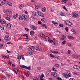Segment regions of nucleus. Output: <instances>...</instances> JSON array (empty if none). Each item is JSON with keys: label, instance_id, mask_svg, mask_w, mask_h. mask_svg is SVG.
<instances>
[{"label": "nucleus", "instance_id": "obj_1", "mask_svg": "<svg viewBox=\"0 0 80 80\" xmlns=\"http://www.w3.org/2000/svg\"><path fill=\"white\" fill-rule=\"evenodd\" d=\"M35 47L34 46H31L28 48V50L30 52H30V55H33V53H35Z\"/></svg>", "mask_w": 80, "mask_h": 80}, {"label": "nucleus", "instance_id": "obj_2", "mask_svg": "<svg viewBox=\"0 0 80 80\" xmlns=\"http://www.w3.org/2000/svg\"><path fill=\"white\" fill-rule=\"evenodd\" d=\"M30 28L31 29H32V30H36L37 29V28L33 25H30Z\"/></svg>", "mask_w": 80, "mask_h": 80}, {"label": "nucleus", "instance_id": "obj_3", "mask_svg": "<svg viewBox=\"0 0 80 80\" xmlns=\"http://www.w3.org/2000/svg\"><path fill=\"white\" fill-rule=\"evenodd\" d=\"M8 2L7 1L5 0H4L1 2L2 5L5 6L7 5H8Z\"/></svg>", "mask_w": 80, "mask_h": 80}, {"label": "nucleus", "instance_id": "obj_4", "mask_svg": "<svg viewBox=\"0 0 80 80\" xmlns=\"http://www.w3.org/2000/svg\"><path fill=\"white\" fill-rule=\"evenodd\" d=\"M72 57L75 58H80V56L77 55V54H73L72 55Z\"/></svg>", "mask_w": 80, "mask_h": 80}, {"label": "nucleus", "instance_id": "obj_5", "mask_svg": "<svg viewBox=\"0 0 80 80\" xmlns=\"http://www.w3.org/2000/svg\"><path fill=\"white\" fill-rule=\"evenodd\" d=\"M72 16L74 18H76V17H77L78 16V14L74 12L72 14Z\"/></svg>", "mask_w": 80, "mask_h": 80}, {"label": "nucleus", "instance_id": "obj_6", "mask_svg": "<svg viewBox=\"0 0 80 80\" xmlns=\"http://www.w3.org/2000/svg\"><path fill=\"white\" fill-rule=\"evenodd\" d=\"M0 22L2 24H5L6 23V21L5 20H4L3 19H1L0 20Z\"/></svg>", "mask_w": 80, "mask_h": 80}, {"label": "nucleus", "instance_id": "obj_7", "mask_svg": "<svg viewBox=\"0 0 80 80\" xmlns=\"http://www.w3.org/2000/svg\"><path fill=\"white\" fill-rule=\"evenodd\" d=\"M12 69L13 70V71L15 72H19V73H20V70L17 69V68H13Z\"/></svg>", "mask_w": 80, "mask_h": 80}, {"label": "nucleus", "instance_id": "obj_8", "mask_svg": "<svg viewBox=\"0 0 80 80\" xmlns=\"http://www.w3.org/2000/svg\"><path fill=\"white\" fill-rule=\"evenodd\" d=\"M4 40L6 42H7L10 40V37L8 36H6L4 38Z\"/></svg>", "mask_w": 80, "mask_h": 80}, {"label": "nucleus", "instance_id": "obj_9", "mask_svg": "<svg viewBox=\"0 0 80 80\" xmlns=\"http://www.w3.org/2000/svg\"><path fill=\"white\" fill-rule=\"evenodd\" d=\"M41 21L43 22V23H45L47 22V19L45 18H43L42 19Z\"/></svg>", "mask_w": 80, "mask_h": 80}, {"label": "nucleus", "instance_id": "obj_10", "mask_svg": "<svg viewBox=\"0 0 80 80\" xmlns=\"http://www.w3.org/2000/svg\"><path fill=\"white\" fill-rule=\"evenodd\" d=\"M30 34L31 36H33L35 35V32L34 31H31L30 32Z\"/></svg>", "mask_w": 80, "mask_h": 80}, {"label": "nucleus", "instance_id": "obj_11", "mask_svg": "<svg viewBox=\"0 0 80 80\" xmlns=\"http://www.w3.org/2000/svg\"><path fill=\"white\" fill-rule=\"evenodd\" d=\"M68 37L69 40H73V39H74V37L71 36L69 35L68 36Z\"/></svg>", "mask_w": 80, "mask_h": 80}, {"label": "nucleus", "instance_id": "obj_12", "mask_svg": "<svg viewBox=\"0 0 80 80\" xmlns=\"http://www.w3.org/2000/svg\"><path fill=\"white\" fill-rule=\"evenodd\" d=\"M72 25V23L70 21H68L67 25H69V26H71Z\"/></svg>", "mask_w": 80, "mask_h": 80}, {"label": "nucleus", "instance_id": "obj_13", "mask_svg": "<svg viewBox=\"0 0 80 80\" xmlns=\"http://www.w3.org/2000/svg\"><path fill=\"white\" fill-rule=\"evenodd\" d=\"M11 18V17H10L9 15H8L7 17L6 18V19L8 20V21H10V18Z\"/></svg>", "mask_w": 80, "mask_h": 80}, {"label": "nucleus", "instance_id": "obj_14", "mask_svg": "<svg viewBox=\"0 0 80 80\" xmlns=\"http://www.w3.org/2000/svg\"><path fill=\"white\" fill-rule=\"evenodd\" d=\"M52 23L54 24V25H56V26H57L58 25V22H54V21H52Z\"/></svg>", "mask_w": 80, "mask_h": 80}, {"label": "nucleus", "instance_id": "obj_15", "mask_svg": "<svg viewBox=\"0 0 80 80\" xmlns=\"http://www.w3.org/2000/svg\"><path fill=\"white\" fill-rule=\"evenodd\" d=\"M20 67H21V68H25V69H27V66H26L20 65Z\"/></svg>", "mask_w": 80, "mask_h": 80}, {"label": "nucleus", "instance_id": "obj_16", "mask_svg": "<svg viewBox=\"0 0 80 80\" xmlns=\"http://www.w3.org/2000/svg\"><path fill=\"white\" fill-rule=\"evenodd\" d=\"M79 66L76 65H74L73 66V68L75 69H78V68H79Z\"/></svg>", "mask_w": 80, "mask_h": 80}, {"label": "nucleus", "instance_id": "obj_17", "mask_svg": "<svg viewBox=\"0 0 80 80\" xmlns=\"http://www.w3.org/2000/svg\"><path fill=\"white\" fill-rule=\"evenodd\" d=\"M32 15H33L34 16L37 15V12H32Z\"/></svg>", "mask_w": 80, "mask_h": 80}, {"label": "nucleus", "instance_id": "obj_18", "mask_svg": "<svg viewBox=\"0 0 80 80\" xmlns=\"http://www.w3.org/2000/svg\"><path fill=\"white\" fill-rule=\"evenodd\" d=\"M24 20H25V21H28V19L27 18V16H25L24 18Z\"/></svg>", "mask_w": 80, "mask_h": 80}, {"label": "nucleus", "instance_id": "obj_19", "mask_svg": "<svg viewBox=\"0 0 80 80\" xmlns=\"http://www.w3.org/2000/svg\"><path fill=\"white\" fill-rule=\"evenodd\" d=\"M7 26H8V28H10L11 27V24L10 23H8L7 24H6Z\"/></svg>", "mask_w": 80, "mask_h": 80}, {"label": "nucleus", "instance_id": "obj_20", "mask_svg": "<svg viewBox=\"0 0 80 80\" xmlns=\"http://www.w3.org/2000/svg\"><path fill=\"white\" fill-rule=\"evenodd\" d=\"M0 27H1V30H4V28H3V25H1Z\"/></svg>", "mask_w": 80, "mask_h": 80}, {"label": "nucleus", "instance_id": "obj_21", "mask_svg": "<svg viewBox=\"0 0 80 80\" xmlns=\"http://www.w3.org/2000/svg\"><path fill=\"white\" fill-rule=\"evenodd\" d=\"M19 20H23V18H22V16H19Z\"/></svg>", "mask_w": 80, "mask_h": 80}, {"label": "nucleus", "instance_id": "obj_22", "mask_svg": "<svg viewBox=\"0 0 80 80\" xmlns=\"http://www.w3.org/2000/svg\"><path fill=\"white\" fill-rule=\"evenodd\" d=\"M71 31L73 32V34H75V33H76V32H75V30L74 29H72L71 30Z\"/></svg>", "mask_w": 80, "mask_h": 80}, {"label": "nucleus", "instance_id": "obj_23", "mask_svg": "<svg viewBox=\"0 0 80 80\" xmlns=\"http://www.w3.org/2000/svg\"><path fill=\"white\" fill-rule=\"evenodd\" d=\"M65 35H62V37L61 38V40H65Z\"/></svg>", "mask_w": 80, "mask_h": 80}, {"label": "nucleus", "instance_id": "obj_24", "mask_svg": "<svg viewBox=\"0 0 80 80\" xmlns=\"http://www.w3.org/2000/svg\"><path fill=\"white\" fill-rule=\"evenodd\" d=\"M35 8L36 9H38V8H40V6H35Z\"/></svg>", "mask_w": 80, "mask_h": 80}, {"label": "nucleus", "instance_id": "obj_25", "mask_svg": "<svg viewBox=\"0 0 80 80\" xmlns=\"http://www.w3.org/2000/svg\"><path fill=\"white\" fill-rule=\"evenodd\" d=\"M19 77H20V78L21 77V78H23V79H25V77L23 75H19Z\"/></svg>", "mask_w": 80, "mask_h": 80}, {"label": "nucleus", "instance_id": "obj_26", "mask_svg": "<svg viewBox=\"0 0 80 80\" xmlns=\"http://www.w3.org/2000/svg\"><path fill=\"white\" fill-rule=\"evenodd\" d=\"M39 46H36L35 48L36 49V50H39Z\"/></svg>", "mask_w": 80, "mask_h": 80}, {"label": "nucleus", "instance_id": "obj_27", "mask_svg": "<svg viewBox=\"0 0 80 80\" xmlns=\"http://www.w3.org/2000/svg\"><path fill=\"white\" fill-rule=\"evenodd\" d=\"M42 27H45V28H47L48 27L46 26V24H44L42 25Z\"/></svg>", "mask_w": 80, "mask_h": 80}, {"label": "nucleus", "instance_id": "obj_28", "mask_svg": "<svg viewBox=\"0 0 80 80\" xmlns=\"http://www.w3.org/2000/svg\"><path fill=\"white\" fill-rule=\"evenodd\" d=\"M42 12H45L46 11V9L45 8H42Z\"/></svg>", "mask_w": 80, "mask_h": 80}, {"label": "nucleus", "instance_id": "obj_29", "mask_svg": "<svg viewBox=\"0 0 80 80\" xmlns=\"http://www.w3.org/2000/svg\"><path fill=\"white\" fill-rule=\"evenodd\" d=\"M60 15H61V16H65V14H64L63 12H61L60 13Z\"/></svg>", "mask_w": 80, "mask_h": 80}, {"label": "nucleus", "instance_id": "obj_30", "mask_svg": "<svg viewBox=\"0 0 80 80\" xmlns=\"http://www.w3.org/2000/svg\"><path fill=\"white\" fill-rule=\"evenodd\" d=\"M17 58L18 60H20L21 59V56L19 55L18 57Z\"/></svg>", "mask_w": 80, "mask_h": 80}, {"label": "nucleus", "instance_id": "obj_31", "mask_svg": "<svg viewBox=\"0 0 80 80\" xmlns=\"http://www.w3.org/2000/svg\"><path fill=\"white\" fill-rule=\"evenodd\" d=\"M55 67L58 68L59 67V64H56L55 65Z\"/></svg>", "mask_w": 80, "mask_h": 80}, {"label": "nucleus", "instance_id": "obj_32", "mask_svg": "<svg viewBox=\"0 0 80 80\" xmlns=\"http://www.w3.org/2000/svg\"><path fill=\"white\" fill-rule=\"evenodd\" d=\"M23 7H24L23 5H21L19 7V8H21V9L23 8Z\"/></svg>", "mask_w": 80, "mask_h": 80}, {"label": "nucleus", "instance_id": "obj_33", "mask_svg": "<svg viewBox=\"0 0 80 80\" xmlns=\"http://www.w3.org/2000/svg\"><path fill=\"white\" fill-rule=\"evenodd\" d=\"M25 75H27V76L28 77V76H29V74H28V72H24Z\"/></svg>", "mask_w": 80, "mask_h": 80}, {"label": "nucleus", "instance_id": "obj_34", "mask_svg": "<svg viewBox=\"0 0 80 80\" xmlns=\"http://www.w3.org/2000/svg\"><path fill=\"white\" fill-rule=\"evenodd\" d=\"M8 5H9V6H12V3L11 2H8Z\"/></svg>", "mask_w": 80, "mask_h": 80}, {"label": "nucleus", "instance_id": "obj_35", "mask_svg": "<svg viewBox=\"0 0 80 80\" xmlns=\"http://www.w3.org/2000/svg\"><path fill=\"white\" fill-rule=\"evenodd\" d=\"M31 68V67L30 66H29L26 67V69H27L28 70H30V69Z\"/></svg>", "mask_w": 80, "mask_h": 80}, {"label": "nucleus", "instance_id": "obj_36", "mask_svg": "<svg viewBox=\"0 0 80 80\" xmlns=\"http://www.w3.org/2000/svg\"><path fill=\"white\" fill-rule=\"evenodd\" d=\"M66 73V74L67 75H69L70 74V71H67Z\"/></svg>", "mask_w": 80, "mask_h": 80}, {"label": "nucleus", "instance_id": "obj_37", "mask_svg": "<svg viewBox=\"0 0 80 80\" xmlns=\"http://www.w3.org/2000/svg\"><path fill=\"white\" fill-rule=\"evenodd\" d=\"M23 35L24 37H26L27 38H28V34H24Z\"/></svg>", "mask_w": 80, "mask_h": 80}, {"label": "nucleus", "instance_id": "obj_38", "mask_svg": "<svg viewBox=\"0 0 80 80\" xmlns=\"http://www.w3.org/2000/svg\"><path fill=\"white\" fill-rule=\"evenodd\" d=\"M40 35L42 37H45V35H44V34H40Z\"/></svg>", "mask_w": 80, "mask_h": 80}, {"label": "nucleus", "instance_id": "obj_39", "mask_svg": "<svg viewBox=\"0 0 80 80\" xmlns=\"http://www.w3.org/2000/svg\"><path fill=\"white\" fill-rule=\"evenodd\" d=\"M39 15L41 16V17H44V14L42 13V12H41V13Z\"/></svg>", "mask_w": 80, "mask_h": 80}, {"label": "nucleus", "instance_id": "obj_40", "mask_svg": "<svg viewBox=\"0 0 80 80\" xmlns=\"http://www.w3.org/2000/svg\"><path fill=\"white\" fill-rule=\"evenodd\" d=\"M65 30H66V32H68V27H66Z\"/></svg>", "mask_w": 80, "mask_h": 80}, {"label": "nucleus", "instance_id": "obj_41", "mask_svg": "<svg viewBox=\"0 0 80 80\" xmlns=\"http://www.w3.org/2000/svg\"><path fill=\"white\" fill-rule=\"evenodd\" d=\"M59 27H63V24H59Z\"/></svg>", "mask_w": 80, "mask_h": 80}, {"label": "nucleus", "instance_id": "obj_42", "mask_svg": "<svg viewBox=\"0 0 80 80\" xmlns=\"http://www.w3.org/2000/svg\"><path fill=\"white\" fill-rule=\"evenodd\" d=\"M44 38H46V39H50V38L48 37L45 36H44Z\"/></svg>", "mask_w": 80, "mask_h": 80}, {"label": "nucleus", "instance_id": "obj_43", "mask_svg": "<svg viewBox=\"0 0 80 80\" xmlns=\"http://www.w3.org/2000/svg\"><path fill=\"white\" fill-rule=\"evenodd\" d=\"M8 64H9V65H11V64H12V63L10 61V60H9L8 61Z\"/></svg>", "mask_w": 80, "mask_h": 80}, {"label": "nucleus", "instance_id": "obj_44", "mask_svg": "<svg viewBox=\"0 0 80 80\" xmlns=\"http://www.w3.org/2000/svg\"><path fill=\"white\" fill-rule=\"evenodd\" d=\"M50 57H52V58H55L54 56L53 55H52V54H50Z\"/></svg>", "mask_w": 80, "mask_h": 80}, {"label": "nucleus", "instance_id": "obj_45", "mask_svg": "<svg viewBox=\"0 0 80 80\" xmlns=\"http://www.w3.org/2000/svg\"><path fill=\"white\" fill-rule=\"evenodd\" d=\"M25 30H26V31H27V32H29V31H30V30H29V29H28V28H25Z\"/></svg>", "mask_w": 80, "mask_h": 80}, {"label": "nucleus", "instance_id": "obj_46", "mask_svg": "<svg viewBox=\"0 0 80 80\" xmlns=\"http://www.w3.org/2000/svg\"><path fill=\"white\" fill-rule=\"evenodd\" d=\"M54 54H57V53H58V51H54Z\"/></svg>", "mask_w": 80, "mask_h": 80}, {"label": "nucleus", "instance_id": "obj_47", "mask_svg": "<svg viewBox=\"0 0 80 80\" xmlns=\"http://www.w3.org/2000/svg\"><path fill=\"white\" fill-rule=\"evenodd\" d=\"M63 77H65V78H67V74H64L63 75Z\"/></svg>", "mask_w": 80, "mask_h": 80}, {"label": "nucleus", "instance_id": "obj_48", "mask_svg": "<svg viewBox=\"0 0 80 80\" xmlns=\"http://www.w3.org/2000/svg\"><path fill=\"white\" fill-rule=\"evenodd\" d=\"M48 41L50 43H52V42H53V41L52 40L49 39Z\"/></svg>", "mask_w": 80, "mask_h": 80}, {"label": "nucleus", "instance_id": "obj_49", "mask_svg": "<svg viewBox=\"0 0 80 80\" xmlns=\"http://www.w3.org/2000/svg\"><path fill=\"white\" fill-rule=\"evenodd\" d=\"M43 77H44V75L43 74H42L40 76V78H43Z\"/></svg>", "mask_w": 80, "mask_h": 80}, {"label": "nucleus", "instance_id": "obj_50", "mask_svg": "<svg viewBox=\"0 0 80 80\" xmlns=\"http://www.w3.org/2000/svg\"><path fill=\"white\" fill-rule=\"evenodd\" d=\"M63 9L64 10H65L67 12V11H68V10L67 9V8H66L65 6L63 7Z\"/></svg>", "mask_w": 80, "mask_h": 80}, {"label": "nucleus", "instance_id": "obj_51", "mask_svg": "<svg viewBox=\"0 0 80 80\" xmlns=\"http://www.w3.org/2000/svg\"><path fill=\"white\" fill-rule=\"evenodd\" d=\"M37 69L38 70H41V67H38Z\"/></svg>", "mask_w": 80, "mask_h": 80}, {"label": "nucleus", "instance_id": "obj_52", "mask_svg": "<svg viewBox=\"0 0 80 80\" xmlns=\"http://www.w3.org/2000/svg\"><path fill=\"white\" fill-rule=\"evenodd\" d=\"M37 13H38V14L39 15H40V14L41 13V12L38 11Z\"/></svg>", "mask_w": 80, "mask_h": 80}, {"label": "nucleus", "instance_id": "obj_53", "mask_svg": "<svg viewBox=\"0 0 80 80\" xmlns=\"http://www.w3.org/2000/svg\"><path fill=\"white\" fill-rule=\"evenodd\" d=\"M65 43H66V41H63L62 42V44H63V45H64V44H65Z\"/></svg>", "mask_w": 80, "mask_h": 80}, {"label": "nucleus", "instance_id": "obj_54", "mask_svg": "<svg viewBox=\"0 0 80 80\" xmlns=\"http://www.w3.org/2000/svg\"><path fill=\"white\" fill-rule=\"evenodd\" d=\"M4 47L5 45L3 44H2L1 45H0V47Z\"/></svg>", "mask_w": 80, "mask_h": 80}, {"label": "nucleus", "instance_id": "obj_55", "mask_svg": "<svg viewBox=\"0 0 80 80\" xmlns=\"http://www.w3.org/2000/svg\"><path fill=\"white\" fill-rule=\"evenodd\" d=\"M20 37L22 38H24L25 37H24L23 35H21V36H20Z\"/></svg>", "mask_w": 80, "mask_h": 80}, {"label": "nucleus", "instance_id": "obj_56", "mask_svg": "<svg viewBox=\"0 0 80 80\" xmlns=\"http://www.w3.org/2000/svg\"><path fill=\"white\" fill-rule=\"evenodd\" d=\"M54 57H55V58H58V59L59 58V57L58 56H55Z\"/></svg>", "mask_w": 80, "mask_h": 80}, {"label": "nucleus", "instance_id": "obj_57", "mask_svg": "<svg viewBox=\"0 0 80 80\" xmlns=\"http://www.w3.org/2000/svg\"><path fill=\"white\" fill-rule=\"evenodd\" d=\"M67 0H62V2H64V3H66V2H67Z\"/></svg>", "mask_w": 80, "mask_h": 80}, {"label": "nucleus", "instance_id": "obj_58", "mask_svg": "<svg viewBox=\"0 0 80 80\" xmlns=\"http://www.w3.org/2000/svg\"><path fill=\"white\" fill-rule=\"evenodd\" d=\"M68 54H70V53H71V52L69 50H68Z\"/></svg>", "mask_w": 80, "mask_h": 80}, {"label": "nucleus", "instance_id": "obj_59", "mask_svg": "<svg viewBox=\"0 0 80 80\" xmlns=\"http://www.w3.org/2000/svg\"><path fill=\"white\" fill-rule=\"evenodd\" d=\"M57 79H58V80H62V79L61 78H59V77H58L57 78Z\"/></svg>", "mask_w": 80, "mask_h": 80}, {"label": "nucleus", "instance_id": "obj_60", "mask_svg": "<svg viewBox=\"0 0 80 80\" xmlns=\"http://www.w3.org/2000/svg\"><path fill=\"white\" fill-rule=\"evenodd\" d=\"M67 45L68 46H69L70 47H71V45L70 44V43H67Z\"/></svg>", "mask_w": 80, "mask_h": 80}, {"label": "nucleus", "instance_id": "obj_61", "mask_svg": "<svg viewBox=\"0 0 80 80\" xmlns=\"http://www.w3.org/2000/svg\"><path fill=\"white\" fill-rule=\"evenodd\" d=\"M38 24H42V22L41 21H38Z\"/></svg>", "mask_w": 80, "mask_h": 80}, {"label": "nucleus", "instance_id": "obj_62", "mask_svg": "<svg viewBox=\"0 0 80 80\" xmlns=\"http://www.w3.org/2000/svg\"><path fill=\"white\" fill-rule=\"evenodd\" d=\"M53 71L54 72H57V70H56L55 69V68H53Z\"/></svg>", "mask_w": 80, "mask_h": 80}, {"label": "nucleus", "instance_id": "obj_63", "mask_svg": "<svg viewBox=\"0 0 80 80\" xmlns=\"http://www.w3.org/2000/svg\"><path fill=\"white\" fill-rule=\"evenodd\" d=\"M40 80H46L44 78H40Z\"/></svg>", "mask_w": 80, "mask_h": 80}, {"label": "nucleus", "instance_id": "obj_64", "mask_svg": "<svg viewBox=\"0 0 80 80\" xmlns=\"http://www.w3.org/2000/svg\"><path fill=\"white\" fill-rule=\"evenodd\" d=\"M69 80H75V79L72 78H71L69 79Z\"/></svg>", "mask_w": 80, "mask_h": 80}]
</instances>
